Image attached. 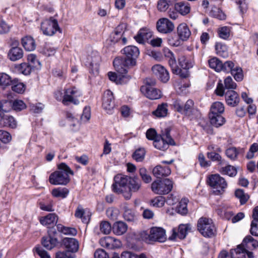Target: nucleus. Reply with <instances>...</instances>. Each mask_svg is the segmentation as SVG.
<instances>
[{
  "label": "nucleus",
  "instance_id": "1",
  "mask_svg": "<svg viewBox=\"0 0 258 258\" xmlns=\"http://www.w3.org/2000/svg\"><path fill=\"white\" fill-rule=\"evenodd\" d=\"M122 51L123 55L116 57L113 63L118 73L125 74L128 69L136 66L140 51L137 47L133 45L125 47Z\"/></svg>",
  "mask_w": 258,
  "mask_h": 258
},
{
  "label": "nucleus",
  "instance_id": "2",
  "mask_svg": "<svg viewBox=\"0 0 258 258\" xmlns=\"http://www.w3.org/2000/svg\"><path fill=\"white\" fill-rule=\"evenodd\" d=\"M57 169L50 175V183L53 185H66L70 181L69 175H74L73 171L64 163L58 165Z\"/></svg>",
  "mask_w": 258,
  "mask_h": 258
},
{
  "label": "nucleus",
  "instance_id": "3",
  "mask_svg": "<svg viewBox=\"0 0 258 258\" xmlns=\"http://www.w3.org/2000/svg\"><path fill=\"white\" fill-rule=\"evenodd\" d=\"M141 236L147 242L150 241L163 242L166 239L165 230L162 228L157 227L151 228L149 233L147 231H143Z\"/></svg>",
  "mask_w": 258,
  "mask_h": 258
},
{
  "label": "nucleus",
  "instance_id": "4",
  "mask_svg": "<svg viewBox=\"0 0 258 258\" xmlns=\"http://www.w3.org/2000/svg\"><path fill=\"white\" fill-rule=\"evenodd\" d=\"M197 227L199 231L204 237H211L215 235L216 228L211 219L200 218L198 221Z\"/></svg>",
  "mask_w": 258,
  "mask_h": 258
},
{
  "label": "nucleus",
  "instance_id": "5",
  "mask_svg": "<svg viewBox=\"0 0 258 258\" xmlns=\"http://www.w3.org/2000/svg\"><path fill=\"white\" fill-rule=\"evenodd\" d=\"M174 107L177 111L188 117L190 119L198 113V110L194 106V101L190 99L188 100L184 105L176 101L174 103Z\"/></svg>",
  "mask_w": 258,
  "mask_h": 258
},
{
  "label": "nucleus",
  "instance_id": "6",
  "mask_svg": "<svg viewBox=\"0 0 258 258\" xmlns=\"http://www.w3.org/2000/svg\"><path fill=\"white\" fill-rule=\"evenodd\" d=\"M173 188V181L169 178L157 180L151 184L152 191L158 195L168 194Z\"/></svg>",
  "mask_w": 258,
  "mask_h": 258
},
{
  "label": "nucleus",
  "instance_id": "7",
  "mask_svg": "<svg viewBox=\"0 0 258 258\" xmlns=\"http://www.w3.org/2000/svg\"><path fill=\"white\" fill-rule=\"evenodd\" d=\"M163 53L165 57L168 58V63L173 74L178 75L181 78H186L188 77L187 72H183L179 69L176 64L175 58L172 52L168 48H165L163 49Z\"/></svg>",
  "mask_w": 258,
  "mask_h": 258
},
{
  "label": "nucleus",
  "instance_id": "8",
  "mask_svg": "<svg viewBox=\"0 0 258 258\" xmlns=\"http://www.w3.org/2000/svg\"><path fill=\"white\" fill-rule=\"evenodd\" d=\"M82 94L76 87H73L65 89L62 103L64 105H68L70 103L78 105L80 101L78 97H80Z\"/></svg>",
  "mask_w": 258,
  "mask_h": 258
},
{
  "label": "nucleus",
  "instance_id": "9",
  "mask_svg": "<svg viewBox=\"0 0 258 258\" xmlns=\"http://www.w3.org/2000/svg\"><path fill=\"white\" fill-rule=\"evenodd\" d=\"M209 184L214 190L216 195L222 194L227 187V183L224 178L219 174L212 175L209 178Z\"/></svg>",
  "mask_w": 258,
  "mask_h": 258
},
{
  "label": "nucleus",
  "instance_id": "10",
  "mask_svg": "<svg viewBox=\"0 0 258 258\" xmlns=\"http://www.w3.org/2000/svg\"><path fill=\"white\" fill-rule=\"evenodd\" d=\"M125 25L124 24L122 23L118 25L106 40V43L111 46L118 42L122 39V43L125 44L127 40L125 37H123V34L125 32Z\"/></svg>",
  "mask_w": 258,
  "mask_h": 258
},
{
  "label": "nucleus",
  "instance_id": "11",
  "mask_svg": "<svg viewBox=\"0 0 258 258\" xmlns=\"http://www.w3.org/2000/svg\"><path fill=\"white\" fill-rule=\"evenodd\" d=\"M221 66V71H223L226 73L230 72L236 81L239 82L242 81L243 75L242 70L241 68L238 67L234 68V64L231 61H226L224 63H222V62Z\"/></svg>",
  "mask_w": 258,
  "mask_h": 258
},
{
  "label": "nucleus",
  "instance_id": "12",
  "mask_svg": "<svg viewBox=\"0 0 258 258\" xmlns=\"http://www.w3.org/2000/svg\"><path fill=\"white\" fill-rule=\"evenodd\" d=\"M41 29L44 35L48 36H52L56 31L60 30L57 21L52 17L41 23Z\"/></svg>",
  "mask_w": 258,
  "mask_h": 258
},
{
  "label": "nucleus",
  "instance_id": "13",
  "mask_svg": "<svg viewBox=\"0 0 258 258\" xmlns=\"http://www.w3.org/2000/svg\"><path fill=\"white\" fill-rule=\"evenodd\" d=\"M130 176L118 174L114 178V183L112 184L113 190L118 194L123 193L127 184L129 182Z\"/></svg>",
  "mask_w": 258,
  "mask_h": 258
},
{
  "label": "nucleus",
  "instance_id": "14",
  "mask_svg": "<svg viewBox=\"0 0 258 258\" xmlns=\"http://www.w3.org/2000/svg\"><path fill=\"white\" fill-rule=\"evenodd\" d=\"M156 28L159 32L163 34H167L173 31L174 25L168 19L162 18L157 21Z\"/></svg>",
  "mask_w": 258,
  "mask_h": 258
},
{
  "label": "nucleus",
  "instance_id": "15",
  "mask_svg": "<svg viewBox=\"0 0 258 258\" xmlns=\"http://www.w3.org/2000/svg\"><path fill=\"white\" fill-rule=\"evenodd\" d=\"M115 106L114 97L112 92L107 90L104 92L102 98V107L107 113H111Z\"/></svg>",
  "mask_w": 258,
  "mask_h": 258
},
{
  "label": "nucleus",
  "instance_id": "16",
  "mask_svg": "<svg viewBox=\"0 0 258 258\" xmlns=\"http://www.w3.org/2000/svg\"><path fill=\"white\" fill-rule=\"evenodd\" d=\"M141 91L142 94L150 100H157L161 98V91L155 87L150 88L148 86H142Z\"/></svg>",
  "mask_w": 258,
  "mask_h": 258
},
{
  "label": "nucleus",
  "instance_id": "17",
  "mask_svg": "<svg viewBox=\"0 0 258 258\" xmlns=\"http://www.w3.org/2000/svg\"><path fill=\"white\" fill-rule=\"evenodd\" d=\"M62 245L66 248L65 251H69L72 254L77 252L79 244L78 241L74 238L66 237L62 240Z\"/></svg>",
  "mask_w": 258,
  "mask_h": 258
},
{
  "label": "nucleus",
  "instance_id": "18",
  "mask_svg": "<svg viewBox=\"0 0 258 258\" xmlns=\"http://www.w3.org/2000/svg\"><path fill=\"white\" fill-rule=\"evenodd\" d=\"M153 72L163 83H166L169 79V74L167 70L160 64H156L152 68Z\"/></svg>",
  "mask_w": 258,
  "mask_h": 258
},
{
  "label": "nucleus",
  "instance_id": "19",
  "mask_svg": "<svg viewBox=\"0 0 258 258\" xmlns=\"http://www.w3.org/2000/svg\"><path fill=\"white\" fill-rule=\"evenodd\" d=\"M153 35V32L147 28L140 29L137 35L134 37L135 40L139 43L143 44L151 38Z\"/></svg>",
  "mask_w": 258,
  "mask_h": 258
},
{
  "label": "nucleus",
  "instance_id": "20",
  "mask_svg": "<svg viewBox=\"0 0 258 258\" xmlns=\"http://www.w3.org/2000/svg\"><path fill=\"white\" fill-rule=\"evenodd\" d=\"M226 102L228 105L235 107L237 106L240 101L238 94L234 90L227 91L225 94Z\"/></svg>",
  "mask_w": 258,
  "mask_h": 258
},
{
  "label": "nucleus",
  "instance_id": "21",
  "mask_svg": "<svg viewBox=\"0 0 258 258\" xmlns=\"http://www.w3.org/2000/svg\"><path fill=\"white\" fill-rule=\"evenodd\" d=\"M177 33L182 41H186L191 35V32L186 23L180 24L177 27Z\"/></svg>",
  "mask_w": 258,
  "mask_h": 258
},
{
  "label": "nucleus",
  "instance_id": "22",
  "mask_svg": "<svg viewBox=\"0 0 258 258\" xmlns=\"http://www.w3.org/2000/svg\"><path fill=\"white\" fill-rule=\"evenodd\" d=\"M39 221L42 225L47 226L49 228L56 224L58 221V216L55 213H50L46 216L41 217Z\"/></svg>",
  "mask_w": 258,
  "mask_h": 258
},
{
  "label": "nucleus",
  "instance_id": "23",
  "mask_svg": "<svg viewBox=\"0 0 258 258\" xmlns=\"http://www.w3.org/2000/svg\"><path fill=\"white\" fill-rule=\"evenodd\" d=\"M24 52L23 49L18 46H13L9 51L8 53V58L13 61L20 59L23 56Z\"/></svg>",
  "mask_w": 258,
  "mask_h": 258
},
{
  "label": "nucleus",
  "instance_id": "24",
  "mask_svg": "<svg viewBox=\"0 0 258 258\" xmlns=\"http://www.w3.org/2000/svg\"><path fill=\"white\" fill-rule=\"evenodd\" d=\"M174 9L179 14L185 16L190 11V6L186 2H180L174 4Z\"/></svg>",
  "mask_w": 258,
  "mask_h": 258
},
{
  "label": "nucleus",
  "instance_id": "25",
  "mask_svg": "<svg viewBox=\"0 0 258 258\" xmlns=\"http://www.w3.org/2000/svg\"><path fill=\"white\" fill-rule=\"evenodd\" d=\"M171 173V170L168 166L163 167L160 165H157L153 169V174L157 178H160L163 176H167Z\"/></svg>",
  "mask_w": 258,
  "mask_h": 258
},
{
  "label": "nucleus",
  "instance_id": "26",
  "mask_svg": "<svg viewBox=\"0 0 258 258\" xmlns=\"http://www.w3.org/2000/svg\"><path fill=\"white\" fill-rule=\"evenodd\" d=\"M189 230V225L185 224H180L177 230L175 229H173V234L172 237L173 238H178L180 239H184L187 234Z\"/></svg>",
  "mask_w": 258,
  "mask_h": 258
},
{
  "label": "nucleus",
  "instance_id": "27",
  "mask_svg": "<svg viewBox=\"0 0 258 258\" xmlns=\"http://www.w3.org/2000/svg\"><path fill=\"white\" fill-rule=\"evenodd\" d=\"M127 230V225L122 221L115 222L112 226V231L116 235H122Z\"/></svg>",
  "mask_w": 258,
  "mask_h": 258
},
{
  "label": "nucleus",
  "instance_id": "28",
  "mask_svg": "<svg viewBox=\"0 0 258 258\" xmlns=\"http://www.w3.org/2000/svg\"><path fill=\"white\" fill-rule=\"evenodd\" d=\"M121 74L122 75L117 76L115 73L109 72L108 73V76L110 81L115 82L117 84L125 83L131 78L130 76H125L123 75V74Z\"/></svg>",
  "mask_w": 258,
  "mask_h": 258
},
{
  "label": "nucleus",
  "instance_id": "29",
  "mask_svg": "<svg viewBox=\"0 0 258 258\" xmlns=\"http://www.w3.org/2000/svg\"><path fill=\"white\" fill-rule=\"evenodd\" d=\"M168 104L162 103L159 104L156 109L152 112V114L158 118L164 117L168 114Z\"/></svg>",
  "mask_w": 258,
  "mask_h": 258
},
{
  "label": "nucleus",
  "instance_id": "30",
  "mask_svg": "<svg viewBox=\"0 0 258 258\" xmlns=\"http://www.w3.org/2000/svg\"><path fill=\"white\" fill-rule=\"evenodd\" d=\"M41 243L46 249L51 250L58 244V239L51 238L48 236L43 237L41 240Z\"/></svg>",
  "mask_w": 258,
  "mask_h": 258
},
{
  "label": "nucleus",
  "instance_id": "31",
  "mask_svg": "<svg viewBox=\"0 0 258 258\" xmlns=\"http://www.w3.org/2000/svg\"><path fill=\"white\" fill-rule=\"evenodd\" d=\"M242 245L249 250H253L258 247V241L251 236L247 235L243 239Z\"/></svg>",
  "mask_w": 258,
  "mask_h": 258
},
{
  "label": "nucleus",
  "instance_id": "32",
  "mask_svg": "<svg viewBox=\"0 0 258 258\" xmlns=\"http://www.w3.org/2000/svg\"><path fill=\"white\" fill-rule=\"evenodd\" d=\"M22 44L27 51H33L36 45L34 39L31 36H26L22 39Z\"/></svg>",
  "mask_w": 258,
  "mask_h": 258
},
{
  "label": "nucleus",
  "instance_id": "33",
  "mask_svg": "<svg viewBox=\"0 0 258 258\" xmlns=\"http://www.w3.org/2000/svg\"><path fill=\"white\" fill-rule=\"evenodd\" d=\"M224 109L223 103L220 102H215L212 104L211 107L209 115H221L224 112Z\"/></svg>",
  "mask_w": 258,
  "mask_h": 258
},
{
  "label": "nucleus",
  "instance_id": "34",
  "mask_svg": "<svg viewBox=\"0 0 258 258\" xmlns=\"http://www.w3.org/2000/svg\"><path fill=\"white\" fill-rule=\"evenodd\" d=\"M211 124L216 127L222 125L225 122V119L222 115H209Z\"/></svg>",
  "mask_w": 258,
  "mask_h": 258
},
{
  "label": "nucleus",
  "instance_id": "35",
  "mask_svg": "<svg viewBox=\"0 0 258 258\" xmlns=\"http://www.w3.org/2000/svg\"><path fill=\"white\" fill-rule=\"evenodd\" d=\"M242 152L243 149L230 147L226 150L225 153L228 158L232 160H235L237 159L238 155Z\"/></svg>",
  "mask_w": 258,
  "mask_h": 258
},
{
  "label": "nucleus",
  "instance_id": "36",
  "mask_svg": "<svg viewBox=\"0 0 258 258\" xmlns=\"http://www.w3.org/2000/svg\"><path fill=\"white\" fill-rule=\"evenodd\" d=\"M115 242H120L116 240L115 239L112 237L107 236L100 240V244L103 247H105L109 249L113 248L115 246L113 243Z\"/></svg>",
  "mask_w": 258,
  "mask_h": 258
},
{
  "label": "nucleus",
  "instance_id": "37",
  "mask_svg": "<svg viewBox=\"0 0 258 258\" xmlns=\"http://www.w3.org/2000/svg\"><path fill=\"white\" fill-rule=\"evenodd\" d=\"M57 231L65 235L75 236L77 233V230L74 228L66 227L62 224H58L56 225Z\"/></svg>",
  "mask_w": 258,
  "mask_h": 258
},
{
  "label": "nucleus",
  "instance_id": "38",
  "mask_svg": "<svg viewBox=\"0 0 258 258\" xmlns=\"http://www.w3.org/2000/svg\"><path fill=\"white\" fill-rule=\"evenodd\" d=\"M69 193V190L66 187H58L52 189L51 194L55 198H61L64 199L67 197Z\"/></svg>",
  "mask_w": 258,
  "mask_h": 258
},
{
  "label": "nucleus",
  "instance_id": "39",
  "mask_svg": "<svg viewBox=\"0 0 258 258\" xmlns=\"http://www.w3.org/2000/svg\"><path fill=\"white\" fill-rule=\"evenodd\" d=\"M153 144L156 149L162 151L167 150L170 145L166 142V141L163 140L160 137H158L155 139V140H154Z\"/></svg>",
  "mask_w": 258,
  "mask_h": 258
},
{
  "label": "nucleus",
  "instance_id": "40",
  "mask_svg": "<svg viewBox=\"0 0 258 258\" xmlns=\"http://www.w3.org/2000/svg\"><path fill=\"white\" fill-rule=\"evenodd\" d=\"M15 68L19 73L24 75H30L32 70L34 69L30 64L26 62L16 66Z\"/></svg>",
  "mask_w": 258,
  "mask_h": 258
},
{
  "label": "nucleus",
  "instance_id": "41",
  "mask_svg": "<svg viewBox=\"0 0 258 258\" xmlns=\"http://www.w3.org/2000/svg\"><path fill=\"white\" fill-rule=\"evenodd\" d=\"M128 184L130 190L132 192H137L141 186V180L136 177H130Z\"/></svg>",
  "mask_w": 258,
  "mask_h": 258
},
{
  "label": "nucleus",
  "instance_id": "42",
  "mask_svg": "<svg viewBox=\"0 0 258 258\" xmlns=\"http://www.w3.org/2000/svg\"><path fill=\"white\" fill-rule=\"evenodd\" d=\"M219 171L221 174L228 175L231 177L234 176L237 174L236 169L234 167L229 165L221 167Z\"/></svg>",
  "mask_w": 258,
  "mask_h": 258
},
{
  "label": "nucleus",
  "instance_id": "43",
  "mask_svg": "<svg viewBox=\"0 0 258 258\" xmlns=\"http://www.w3.org/2000/svg\"><path fill=\"white\" fill-rule=\"evenodd\" d=\"M123 209V217L126 221L134 222L137 220L135 212L133 210L128 208L126 206H124Z\"/></svg>",
  "mask_w": 258,
  "mask_h": 258
},
{
  "label": "nucleus",
  "instance_id": "44",
  "mask_svg": "<svg viewBox=\"0 0 258 258\" xmlns=\"http://www.w3.org/2000/svg\"><path fill=\"white\" fill-rule=\"evenodd\" d=\"M178 64L180 68L183 70H182L181 69L179 68L182 72L184 71L187 72V74L188 75L187 70L192 67V64L191 62H189L188 60H187L185 56L181 55L178 58Z\"/></svg>",
  "mask_w": 258,
  "mask_h": 258
},
{
  "label": "nucleus",
  "instance_id": "45",
  "mask_svg": "<svg viewBox=\"0 0 258 258\" xmlns=\"http://www.w3.org/2000/svg\"><path fill=\"white\" fill-rule=\"evenodd\" d=\"M1 122L4 126L12 128H15L17 127V121L12 116L5 115Z\"/></svg>",
  "mask_w": 258,
  "mask_h": 258
},
{
  "label": "nucleus",
  "instance_id": "46",
  "mask_svg": "<svg viewBox=\"0 0 258 258\" xmlns=\"http://www.w3.org/2000/svg\"><path fill=\"white\" fill-rule=\"evenodd\" d=\"M13 82L10 76L4 73H0V86L3 88L10 86Z\"/></svg>",
  "mask_w": 258,
  "mask_h": 258
},
{
  "label": "nucleus",
  "instance_id": "47",
  "mask_svg": "<svg viewBox=\"0 0 258 258\" xmlns=\"http://www.w3.org/2000/svg\"><path fill=\"white\" fill-rule=\"evenodd\" d=\"M12 89L14 92L22 94L25 89V85L23 83L19 82L18 79H14L12 84Z\"/></svg>",
  "mask_w": 258,
  "mask_h": 258
},
{
  "label": "nucleus",
  "instance_id": "48",
  "mask_svg": "<svg viewBox=\"0 0 258 258\" xmlns=\"http://www.w3.org/2000/svg\"><path fill=\"white\" fill-rule=\"evenodd\" d=\"M170 128H166L164 131H162L160 137L166 141L170 145H175V142L170 136Z\"/></svg>",
  "mask_w": 258,
  "mask_h": 258
},
{
  "label": "nucleus",
  "instance_id": "49",
  "mask_svg": "<svg viewBox=\"0 0 258 258\" xmlns=\"http://www.w3.org/2000/svg\"><path fill=\"white\" fill-rule=\"evenodd\" d=\"M207 157L213 161H218L219 165H224L226 163L224 160L222 159L220 154L215 152H209L207 154Z\"/></svg>",
  "mask_w": 258,
  "mask_h": 258
},
{
  "label": "nucleus",
  "instance_id": "50",
  "mask_svg": "<svg viewBox=\"0 0 258 258\" xmlns=\"http://www.w3.org/2000/svg\"><path fill=\"white\" fill-rule=\"evenodd\" d=\"M215 49L218 55L223 57H225L228 56L227 48L225 45L221 43H216L215 45Z\"/></svg>",
  "mask_w": 258,
  "mask_h": 258
},
{
  "label": "nucleus",
  "instance_id": "51",
  "mask_svg": "<svg viewBox=\"0 0 258 258\" xmlns=\"http://www.w3.org/2000/svg\"><path fill=\"white\" fill-rule=\"evenodd\" d=\"M188 200L187 199H182L177 207V211L181 215H185L187 213V204Z\"/></svg>",
  "mask_w": 258,
  "mask_h": 258
},
{
  "label": "nucleus",
  "instance_id": "52",
  "mask_svg": "<svg viewBox=\"0 0 258 258\" xmlns=\"http://www.w3.org/2000/svg\"><path fill=\"white\" fill-rule=\"evenodd\" d=\"M221 61L216 57L211 58L209 60V64L210 67L213 69H214L217 72L221 71Z\"/></svg>",
  "mask_w": 258,
  "mask_h": 258
},
{
  "label": "nucleus",
  "instance_id": "53",
  "mask_svg": "<svg viewBox=\"0 0 258 258\" xmlns=\"http://www.w3.org/2000/svg\"><path fill=\"white\" fill-rule=\"evenodd\" d=\"M145 153L144 148H139L135 151L133 154V158L137 162H141L145 158Z\"/></svg>",
  "mask_w": 258,
  "mask_h": 258
},
{
  "label": "nucleus",
  "instance_id": "54",
  "mask_svg": "<svg viewBox=\"0 0 258 258\" xmlns=\"http://www.w3.org/2000/svg\"><path fill=\"white\" fill-rule=\"evenodd\" d=\"M236 198L239 199L241 204H244L249 198L248 195L245 194L242 189H238L235 191Z\"/></svg>",
  "mask_w": 258,
  "mask_h": 258
},
{
  "label": "nucleus",
  "instance_id": "55",
  "mask_svg": "<svg viewBox=\"0 0 258 258\" xmlns=\"http://www.w3.org/2000/svg\"><path fill=\"white\" fill-rule=\"evenodd\" d=\"M100 230L104 234H108L112 230V226L107 221H102L100 224Z\"/></svg>",
  "mask_w": 258,
  "mask_h": 258
},
{
  "label": "nucleus",
  "instance_id": "56",
  "mask_svg": "<svg viewBox=\"0 0 258 258\" xmlns=\"http://www.w3.org/2000/svg\"><path fill=\"white\" fill-rule=\"evenodd\" d=\"M230 32L229 27L227 26L221 27L218 31L219 36L224 39H226L229 37Z\"/></svg>",
  "mask_w": 258,
  "mask_h": 258
},
{
  "label": "nucleus",
  "instance_id": "57",
  "mask_svg": "<svg viewBox=\"0 0 258 258\" xmlns=\"http://www.w3.org/2000/svg\"><path fill=\"white\" fill-rule=\"evenodd\" d=\"M139 174L144 182L148 183L152 181V177L148 174V172L145 168H140L139 170Z\"/></svg>",
  "mask_w": 258,
  "mask_h": 258
},
{
  "label": "nucleus",
  "instance_id": "58",
  "mask_svg": "<svg viewBox=\"0 0 258 258\" xmlns=\"http://www.w3.org/2000/svg\"><path fill=\"white\" fill-rule=\"evenodd\" d=\"M210 13L214 17L219 20H223L226 19V15L218 8H215L214 9L212 10Z\"/></svg>",
  "mask_w": 258,
  "mask_h": 258
},
{
  "label": "nucleus",
  "instance_id": "59",
  "mask_svg": "<svg viewBox=\"0 0 258 258\" xmlns=\"http://www.w3.org/2000/svg\"><path fill=\"white\" fill-rule=\"evenodd\" d=\"M12 140L11 134L7 131L0 130V140L4 143L7 144Z\"/></svg>",
  "mask_w": 258,
  "mask_h": 258
},
{
  "label": "nucleus",
  "instance_id": "60",
  "mask_svg": "<svg viewBox=\"0 0 258 258\" xmlns=\"http://www.w3.org/2000/svg\"><path fill=\"white\" fill-rule=\"evenodd\" d=\"M257 152H258V144L256 143H253L250 146L246 154V158L248 159H252L254 157V154Z\"/></svg>",
  "mask_w": 258,
  "mask_h": 258
},
{
  "label": "nucleus",
  "instance_id": "61",
  "mask_svg": "<svg viewBox=\"0 0 258 258\" xmlns=\"http://www.w3.org/2000/svg\"><path fill=\"white\" fill-rule=\"evenodd\" d=\"M39 207L41 210L45 211L53 212L54 211L52 201H50L49 203L40 202Z\"/></svg>",
  "mask_w": 258,
  "mask_h": 258
},
{
  "label": "nucleus",
  "instance_id": "62",
  "mask_svg": "<svg viewBox=\"0 0 258 258\" xmlns=\"http://www.w3.org/2000/svg\"><path fill=\"white\" fill-rule=\"evenodd\" d=\"M12 107L14 110L19 111L26 108V105L22 100H16L13 102Z\"/></svg>",
  "mask_w": 258,
  "mask_h": 258
},
{
  "label": "nucleus",
  "instance_id": "63",
  "mask_svg": "<svg viewBox=\"0 0 258 258\" xmlns=\"http://www.w3.org/2000/svg\"><path fill=\"white\" fill-rule=\"evenodd\" d=\"M165 202V199L162 196H159L152 200V204L154 207H162Z\"/></svg>",
  "mask_w": 258,
  "mask_h": 258
},
{
  "label": "nucleus",
  "instance_id": "64",
  "mask_svg": "<svg viewBox=\"0 0 258 258\" xmlns=\"http://www.w3.org/2000/svg\"><path fill=\"white\" fill-rule=\"evenodd\" d=\"M55 258H74V254L65 250L59 251L55 253Z\"/></svg>",
  "mask_w": 258,
  "mask_h": 258
}]
</instances>
